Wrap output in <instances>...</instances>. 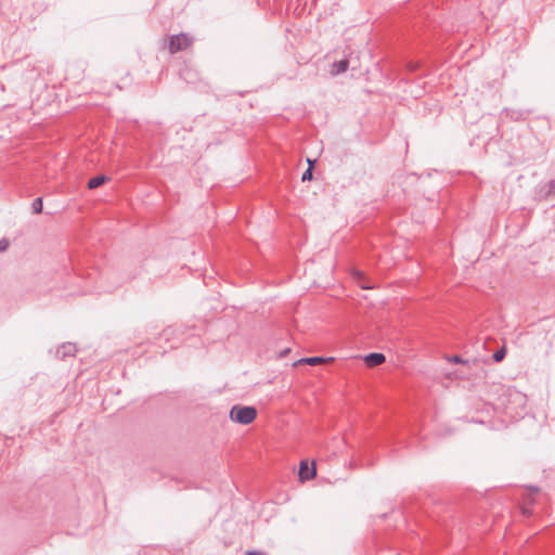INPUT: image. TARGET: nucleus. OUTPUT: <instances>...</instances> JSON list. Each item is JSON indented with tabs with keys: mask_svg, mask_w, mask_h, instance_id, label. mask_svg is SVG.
<instances>
[{
	"mask_svg": "<svg viewBox=\"0 0 555 555\" xmlns=\"http://www.w3.org/2000/svg\"><path fill=\"white\" fill-rule=\"evenodd\" d=\"M194 42V38L189 34H178L169 37L168 50L171 54L189 49Z\"/></svg>",
	"mask_w": 555,
	"mask_h": 555,
	"instance_id": "nucleus-1",
	"label": "nucleus"
},
{
	"mask_svg": "<svg viewBox=\"0 0 555 555\" xmlns=\"http://www.w3.org/2000/svg\"><path fill=\"white\" fill-rule=\"evenodd\" d=\"M315 475L317 469L314 462H312L311 464H309L308 460H304L300 462L298 478L301 482L313 479Z\"/></svg>",
	"mask_w": 555,
	"mask_h": 555,
	"instance_id": "nucleus-2",
	"label": "nucleus"
},
{
	"mask_svg": "<svg viewBox=\"0 0 555 555\" xmlns=\"http://www.w3.org/2000/svg\"><path fill=\"white\" fill-rule=\"evenodd\" d=\"M335 360L333 357L324 358V357H310V358H302L298 361L294 362V366H298L300 364H309V365H319V364H326L331 363Z\"/></svg>",
	"mask_w": 555,
	"mask_h": 555,
	"instance_id": "nucleus-3",
	"label": "nucleus"
},
{
	"mask_svg": "<svg viewBox=\"0 0 555 555\" xmlns=\"http://www.w3.org/2000/svg\"><path fill=\"white\" fill-rule=\"evenodd\" d=\"M255 406H240L234 405L229 413V416H257Z\"/></svg>",
	"mask_w": 555,
	"mask_h": 555,
	"instance_id": "nucleus-4",
	"label": "nucleus"
},
{
	"mask_svg": "<svg viewBox=\"0 0 555 555\" xmlns=\"http://www.w3.org/2000/svg\"><path fill=\"white\" fill-rule=\"evenodd\" d=\"M385 356L379 352H372L364 357V362L369 367L380 365L385 362Z\"/></svg>",
	"mask_w": 555,
	"mask_h": 555,
	"instance_id": "nucleus-5",
	"label": "nucleus"
},
{
	"mask_svg": "<svg viewBox=\"0 0 555 555\" xmlns=\"http://www.w3.org/2000/svg\"><path fill=\"white\" fill-rule=\"evenodd\" d=\"M349 62L348 60H341L338 62H335L333 64V74H341L345 73L348 69Z\"/></svg>",
	"mask_w": 555,
	"mask_h": 555,
	"instance_id": "nucleus-6",
	"label": "nucleus"
},
{
	"mask_svg": "<svg viewBox=\"0 0 555 555\" xmlns=\"http://www.w3.org/2000/svg\"><path fill=\"white\" fill-rule=\"evenodd\" d=\"M106 178L104 176H98L89 180L88 188L90 190L96 189L101 186L105 182Z\"/></svg>",
	"mask_w": 555,
	"mask_h": 555,
	"instance_id": "nucleus-7",
	"label": "nucleus"
},
{
	"mask_svg": "<svg viewBox=\"0 0 555 555\" xmlns=\"http://www.w3.org/2000/svg\"><path fill=\"white\" fill-rule=\"evenodd\" d=\"M31 208H33L34 214L42 212V208H43L42 198L41 197L36 198L31 204Z\"/></svg>",
	"mask_w": 555,
	"mask_h": 555,
	"instance_id": "nucleus-8",
	"label": "nucleus"
},
{
	"mask_svg": "<svg viewBox=\"0 0 555 555\" xmlns=\"http://www.w3.org/2000/svg\"><path fill=\"white\" fill-rule=\"evenodd\" d=\"M505 354H506L505 348H501L493 353V360L495 362H500L504 359Z\"/></svg>",
	"mask_w": 555,
	"mask_h": 555,
	"instance_id": "nucleus-9",
	"label": "nucleus"
},
{
	"mask_svg": "<svg viewBox=\"0 0 555 555\" xmlns=\"http://www.w3.org/2000/svg\"><path fill=\"white\" fill-rule=\"evenodd\" d=\"M354 278H356V280L358 281L359 285H360L362 288H364V289L372 288V286H369V285H366V284L362 283L363 274H362L361 272L356 271V272H354Z\"/></svg>",
	"mask_w": 555,
	"mask_h": 555,
	"instance_id": "nucleus-10",
	"label": "nucleus"
},
{
	"mask_svg": "<svg viewBox=\"0 0 555 555\" xmlns=\"http://www.w3.org/2000/svg\"><path fill=\"white\" fill-rule=\"evenodd\" d=\"M312 179V167L310 166L304 173H302V177H301V180L302 181H307V180H311Z\"/></svg>",
	"mask_w": 555,
	"mask_h": 555,
	"instance_id": "nucleus-11",
	"label": "nucleus"
},
{
	"mask_svg": "<svg viewBox=\"0 0 555 555\" xmlns=\"http://www.w3.org/2000/svg\"><path fill=\"white\" fill-rule=\"evenodd\" d=\"M547 195H554L555 196V179L550 181V183H548Z\"/></svg>",
	"mask_w": 555,
	"mask_h": 555,
	"instance_id": "nucleus-12",
	"label": "nucleus"
},
{
	"mask_svg": "<svg viewBox=\"0 0 555 555\" xmlns=\"http://www.w3.org/2000/svg\"><path fill=\"white\" fill-rule=\"evenodd\" d=\"M450 362L452 363H456V364H462V363H465L466 361H464L460 356H452L450 359H449Z\"/></svg>",
	"mask_w": 555,
	"mask_h": 555,
	"instance_id": "nucleus-13",
	"label": "nucleus"
},
{
	"mask_svg": "<svg viewBox=\"0 0 555 555\" xmlns=\"http://www.w3.org/2000/svg\"><path fill=\"white\" fill-rule=\"evenodd\" d=\"M237 423L248 425L254 418H234Z\"/></svg>",
	"mask_w": 555,
	"mask_h": 555,
	"instance_id": "nucleus-14",
	"label": "nucleus"
},
{
	"mask_svg": "<svg viewBox=\"0 0 555 555\" xmlns=\"http://www.w3.org/2000/svg\"><path fill=\"white\" fill-rule=\"evenodd\" d=\"M8 246H9L8 241H5V240L0 241V251H4L8 248Z\"/></svg>",
	"mask_w": 555,
	"mask_h": 555,
	"instance_id": "nucleus-15",
	"label": "nucleus"
},
{
	"mask_svg": "<svg viewBox=\"0 0 555 555\" xmlns=\"http://www.w3.org/2000/svg\"><path fill=\"white\" fill-rule=\"evenodd\" d=\"M289 351H291V349H289V348H286V349L282 350V351L279 353V358H283V357H285L286 354H288V353H289Z\"/></svg>",
	"mask_w": 555,
	"mask_h": 555,
	"instance_id": "nucleus-16",
	"label": "nucleus"
},
{
	"mask_svg": "<svg viewBox=\"0 0 555 555\" xmlns=\"http://www.w3.org/2000/svg\"><path fill=\"white\" fill-rule=\"evenodd\" d=\"M245 555H263L261 552L248 551Z\"/></svg>",
	"mask_w": 555,
	"mask_h": 555,
	"instance_id": "nucleus-17",
	"label": "nucleus"
},
{
	"mask_svg": "<svg viewBox=\"0 0 555 555\" xmlns=\"http://www.w3.org/2000/svg\"><path fill=\"white\" fill-rule=\"evenodd\" d=\"M522 514L530 515V511L526 507H522Z\"/></svg>",
	"mask_w": 555,
	"mask_h": 555,
	"instance_id": "nucleus-18",
	"label": "nucleus"
},
{
	"mask_svg": "<svg viewBox=\"0 0 555 555\" xmlns=\"http://www.w3.org/2000/svg\"><path fill=\"white\" fill-rule=\"evenodd\" d=\"M63 348H67V349H69V351H73V350H74V347H73L70 344H69V345H67V346H63Z\"/></svg>",
	"mask_w": 555,
	"mask_h": 555,
	"instance_id": "nucleus-19",
	"label": "nucleus"
},
{
	"mask_svg": "<svg viewBox=\"0 0 555 555\" xmlns=\"http://www.w3.org/2000/svg\"><path fill=\"white\" fill-rule=\"evenodd\" d=\"M530 490L534 493L538 492V488H530Z\"/></svg>",
	"mask_w": 555,
	"mask_h": 555,
	"instance_id": "nucleus-20",
	"label": "nucleus"
}]
</instances>
